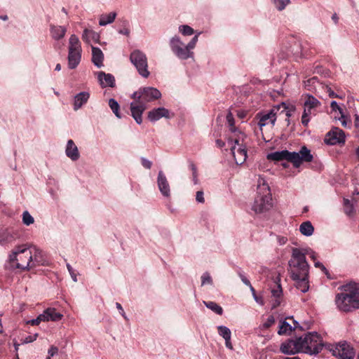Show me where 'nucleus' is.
<instances>
[{
	"label": "nucleus",
	"mask_w": 359,
	"mask_h": 359,
	"mask_svg": "<svg viewBox=\"0 0 359 359\" xmlns=\"http://www.w3.org/2000/svg\"><path fill=\"white\" fill-rule=\"evenodd\" d=\"M332 355L338 359H353L355 351L353 347L346 341L340 342L330 348Z\"/></svg>",
	"instance_id": "obj_8"
},
{
	"label": "nucleus",
	"mask_w": 359,
	"mask_h": 359,
	"mask_svg": "<svg viewBox=\"0 0 359 359\" xmlns=\"http://www.w3.org/2000/svg\"><path fill=\"white\" fill-rule=\"evenodd\" d=\"M301 338L300 343L302 346V353L309 355H317L323 347L321 337L316 332H308L304 337Z\"/></svg>",
	"instance_id": "obj_5"
},
{
	"label": "nucleus",
	"mask_w": 359,
	"mask_h": 359,
	"mask_svg": "<svg viewBox=\"0 0 359 359\" xmlns=\"http://www.w3.org/2000/svg\"><path fill=\"white\" fill-rule=\"evenodd\" d=\"M67 268L71 275V277L72 278V280L74 281V282H76L77 281V278H76V273H74V271L73 269V268L71 266V265L69 264H67Z\"/></svg>",
	"instance_id": "obj_53"
},
{
	"label": "nucleus",
	"mask_w": 359,
	"mask_h": 359,
	"mask_svg": "<svg viewBox=\"0 0 359 359\" xmlns=\"http://www.w3.org/2000/svg\"><path fill=\"white\" fill-rule=\"evenodd\" d=\"M58 352V348L56 346H52L48 350V355L50 357H52L57 354Z\"/></svg>",
	"instance_id": "obj_55"
},
{
	"label": "nucleus",
	"mask_w": 359,
	"mask_h": 359,
	"mask_svg": "<svg viewBox=\"0 0 359 359\" xmlns=\"http://www.w3.org/2000/svg\"><path fill=\"white\" fill-rule=\"evenodd\" d=\"M203 304L205 305L207 308L215 312L218 315H222L223 313L222 308L215 303V302H205L203 301Z\"/></svg>",
	"instance_id": "obj_32"
},
{
	"label": "nucleus",
	"mask_w": 359,
	"mask_h": 359,
	"mask_svg": "<svg viewBox=\"0 0 359 359\" xmlns=\"http://www.w3.org/2000/svg\"><path fill=\"white\" fill-rule=\"evenodd\" d=\"M224 340H225V345H226V348H228L231 350H233V346L231 342V337H228L225 338Z\"/></svg>",
	"instance_id": "obj_58"
},
{
	"label": "nucleus",
	"mask_w": 359,
	"mask_h": 359,
	"mask_svg": "<svg viewBox=\"0 0 359 359\" xmlns=\"http://www.w3.org/2000/svg\"><path fill=\"white\" fill-rule=\"evenodd\" d=\"M257 189V195L255 198L252 210L255 213H262L272 206L270 188L263 182L262 184H259Z\"/></svg>",
	"instance_id": "obj_4"
},
{
	"label": "nucleus",
	"mask_w": 359,
	"mask_h": 359,
	"mask_svg": "<svg viewBox=\"0 0 359 359\" xmlns=\"http://www.w3.org/2000/svg\"><path fill=\"white\" fill-rule=\"evenodd\" d=\"M216 144L218 147L222 148L225 145V143L222 140L218 139L216 140Z\"/></svg>",
	"instance_id": "obj_63"
},
{
	"label": "nucleus",
	"mask_w": 359,
	"mask_h": 359,
	"mask_svg": "<svg viewBox=\"0 0 359 359\" xmlns=\"http://www.w3.org/2000/svg\"><path fill=\"white\" fill-rule=\"evenodd\" d=\"M44 313L39 314L36 318L27 321V324L32 325H38L41 322H46Z\"/></svg>",
	"instance_id": "obj_42"
},
{
	"label": "nucleus",
	"mask_w": 359,
	"mask_h": 359,
	"mask_svg": "<svg viewBox=\"0 0 359 359\" xmlns=\"http://www.w3.org/2000/svg\"><path fill=\"white\" fill-rule=\"evenodd\" d=\"M231 151L234 157L235 162L237 165H242L246 161V146H239L237 150H236V146H233L231 148Z\"/></svg>",
	"instance_id": "obj_18"
},
{
	"label": "nucleus",
	"mask_w": 359,
	"mask_h": 359,
	"mask_svg": "<svg viewBox=\"0 0 359 359\" xmlns=\"http://www.w3.org/2000/svg\"><path fill=\"white\" fill-rule=\"evenodd\" d=\"M180 32L185 36H190L194 34V29L189 25H182L180 27Z\"/></svg>",
	"instance_id": "obj_44"
},
{
	"label": "nucleus",
	"mask_w": 359,
	"mask_h": 359,
	"mask_svg": "<svg viewBox=\"0 0 359 359\" xmlns=\"http://www.w3.org/2000/svg\"><path fill=\"white\" fill-rule=\"evenodd\" d=\"M189 168L192 171V174H196L197 172V168L193 162H190Z\"/></svg>",
	"instance_id": "obj_61"
},
{
	"label": "nucleus",
	"mask_w": 359,
	"mask_h": 359,
	"mask_svg": "<svg viewBox=\"0 0 359 359\" xmlns=\"http://www.w3.org/2000/svg\"><path fill=\"white\" fill-rule=\"evenodd\" d=\"M82 39L86 43H90L91 41L97 43L100 40V35L91 29H85L82 34Z\"/></svg>",
	"instance_id": "obj_28"
},
{
	"label": "nucleus",
	"mask_w": 359,
	"mask_h": 359,
	"mask_svg": "<svg viewBox=\"0 0 359 359\" xmlns=\"http://www.w3.org/2000/svg\"><path fill=\"white\" fill-rule=\"evenodd\" d=\"M236 135V138L233 140V142L235 144H237L238 146H245L244 144L245 140L247 137V135L242 133L241 131H236V133H234ZM229 141L233 142L231 139H229Z\"/></svg>",
	"instance_id": "obj_34"
},
{
	"label": "nucleus",
	"mask_w": 359,
	"mask_h": 359,
	"mask_svg": "<svg viewBox=\"0 0 359 359\" xmlns=\"http://www.w3.org/2000/svg\"><path fill=\"white\" fill-rule=\"evenodd\" d=\"M219 334L224 339L231 337V333L229 328L224 325H219L217 327Z\"/></svg>",
	"instance_id": "obj_39"
},
{
	"label": "nucleus",
	"mask_w": 359,
	"mask_h": 359,
	"mask_svg": "<svg viewBox=\"0 0 359 359\" xmlns=\"http://www.w3.org/2000/svg\"><path fill=\"white\" fill-rule=\"evenodd\" d=\"M131 97L132 98L135 100V103H142V94L140 93V88L137 91L134 92Z\"/></svg>",
	"instance_id": "obj_46"
},
{
	"label": "nucleus",
	"mask_w": 359,
	"mask_h": 359,
	"mask_svg": "<svg viewBox=\"0 0 359 359\" xmlns=\"http://www.w3.org/2000/svg\"><path fill=\"white\" fill-rule=\"evenodd\" d=\"M320 105V102L313 95H308L304 102V110L302 116V123L307 126L309 122V115L312 111Z\"/></svg>",
	"instance_id": "obj_11"
},
{
	"label": "nucleus",
	"mask_w": 359,
	"mask_h": 359,
	"mask_svg": "<svg viewBox=\"0 0 359 359\" xmlns=\"http://www.w3.org/2000/svg\"><path fill=\"white\" fill-rule=\"evenodd\" d=\"M104 55L102 50L97 47L92 46V62L97 67L103 65Z\"/></svg>",
	"instance_id": "obj_25"
},
{
	"label": "nucleus",
	"mask_w": 359,
	"mask_h": 359,
	"mask_svg": "<svg viewBox=\"0 0 359 359\" xmlns=\"http://www.w3.org/2000/svg\"><path fill=\"white\" fill-rule=\"evenodd\" d=\"M280 304V301L279 300V298H276L274 302L272 304V309H276Z\"/></svg>",
	"instance_id": "obj_62"
},
{
	"label": "nucleus",
	"mask_w": 359,
	"mask_h": 359,
	"mask_svg": "<svg viewBox=\"0 0 359 359\" xmlns=\"http://www.w3.org/2000/svg\"><path fill=\"white\" fill-rule=\"evenodd\" d=\"M118 32L121 34H124V35H129V33H130V31L129 29H121L118 31Z\"/></svg>",
	"instance_id": "obj_64"
},
{
	"label": "nucleus",
	"mask_w": 359,
	"mask_h": 359,
	"mask_svg": "<svg viewBox=\"0 0 359 359\" xmlns=\"http://www.w3.org/2000/svg\"><path fill=\"white\" fill-rule=\"evenodd\" d=\"M109 106L114 112V114L116 115V116L118 118H121V115L119 113V104L116 100H115L114 98H111L109 100Z\"/></svg>",
	"instance_id": "obj_35"
},
{
	"label": "nucleus",
	"mask_w": 359,
	"mask_h": 359,
	"mask_svg": "<svg viewBox=\"0 0 359 359\" xmlns=\"http://www.w3.org/2000/svg\"><path fill=\"white\" fill-rule=\"evenodd\" d=\"M32 261V250L27 245H20L15 248L9 257L11 266L21 271L29 270L34 267Z\"/></svg>",
	"instance_id": "obj_3"
},
{
	"label": "nucleus",
	"mask_w": 359,
	"mask_h": 359,
	"mask_svg": "<svg viewBox=\"0 0 359 359\" xmlns=\"http://www.w3.org/2000/svg\"><path fill=\"white\" fill-rule=\"evenodd\" d=\"M97 78L102 87H114L115 85V79L111 74H106L104 72H100L98 73Z\"/></svg>",
	"instance_id": "obj_20"
},
{
	"label": "nucleus",
	"mask_w": 359,
	"mask_h": 359,
	"mask_svg": "<svg viewBox=\"0 0 359 359\" xmlns=\"http://www.w3.org/2000/svg\"><path fill=\"white\" fill-rule=\"evenodd\" d=\"M299 231L306 236H310L313 233L314 228L311 222L306 221L301 224Z\"/></svg>",
	"instance_id": "obj_29"
},
{
	"label": "nucleus",
	"mask_w": 359,
	"mask_h": 359,
	"mask_svg": "<svg viewBox=\"0 0 359 359\" xmlns=\"http://www.w3.org/2000/svg\"><path fill=\"white\" fill-rule=\"evenodd\" d=\"M142 96V103L149 102L161 97V92L156 88L144 87L140 88Z\"/></svg>",
	"instance_id": "obj_14"
},
{
	"label": "nucleus",
	"mask_w": 359,
	"mask_h": 359,
	"mask_svg": "<svg viewBox=\"0 0 359 359\" xmlns=\"http://www.w3.org/2000/svg\"><path fill=\"white\" fill-rule=\"evenodd\" d=\"M130 109L131 111V116L135 119L136 123L139 125L141 124L142 123V115L147 109L145 104H137L133 102L130 104Z\"/></svg>",
	"instance_id": "obj_16"
},
{
	"label": "nucleus",
	"mask_w": 359,
	"mask_h": 359,
	"mask_svg": "<svg viewBox=\"0 0 359 359\" xmlns=\"http://www.w3.org/2000/svg\"><path fill=\"white\" fill-rule=\"evenodd\" d=\"M345 133L339 128H333L329 131L324 139V142L328 145L344 144L345 142Z\"/></svg>",
	"instance_id": "obj_13"
},
{
	"label": "nucleus",
	"mask_w": 359,
	"mask_h": 359,
	"mask_svg": "<svg viewBox=\"0 0 359 359\" xmlns=\"http://www.w3.org/2000/svg\"><path fill=\"white\" fill-rule=\"evenodd\" d=\"M50 32L53 39L60 40L65 36L67 29L63 26L50 25Z\"/></svg>",
	"instance_id": "obj_24"
},
{
	"label": "nucleus",
	"mask_w": 359,
	"mask_h": 359,
	"mask_svg": "<svg viewBox=\"0 0 359 359\" xmlns=\"http://www.w3.org/2000/svg\"><path fill=\"white\" fill-rule=\"evenodd\" d=\"M69 51H82L79 39L75 34L69 38Z\"/></svg>",
	"instance_id": "obj_31"
},
{
	"label": "nucleus",
	"mask_w": 359,
	"mask_h": 359,
	"mask_svg": "<svg viewBox=\"0 0 359 359\" xmlns=\"http://www.w3.org/2000/svg\"><path fill=\"white\" fill-rule=\"evenodd\" d=\"M342 292L338 293L335 297V302L339 310L349 312L354 309H358L355 306V302H353V296L350 292V290L345 288V285L341 286Z\"/></svg>",
	"instance_id": "obj_7"
},
{
	"label": "nucleus",
	"mask_w": 359,
	"mask_h": 359,
	"mask_svg": "<svg viewBox=\"0 0 359 359\" xmlns=\"http://www.w3.org/2000/svg\"><path fill=\"white\" fill-rule=\"evenodd\" d=\"M313 158L311 151L306 146L302 147L299 152L282 150L267 155V159L269 160L274 161L287 160L292 163L294 168H299L303 162H311Z\"/></svg>",
	"instance_id": "obj_1"
},
{
	"label": "nucleus",
	"mask_w": 359,
	"mask_h": 359,
	"mask_svg": "<svg viewBox=\"0 0 359 359\" xmlns=\"http://www.w3.org/2000/svg\"><path fill=\"white\" fill-rule=\"evenodd\" d=\"M254 299L256 301L257 303L262 306L264 305V304L262 297L256 295L255 297H254Z\"/></svg>",
	"instance_id": "obj_60"
},
{
	"label": "nucleus",
	"mask_w": 359,
	"mask_h": 359,
	"mask_svg": "<svg viewBox=\"0 0 359 359\" xmlns=\"http://www.w3.org/2000/svg\"><path fill=\"white\" fill-rule=\"evenodd\" d=\"M280 278H277V280H276V283L277 284L276 288H274L271 290L272 296L275 298H280L282 295L283 291L280 282Z\"/></svg>",
	"instance_id": "obj_38"
},
{
	"label": "nucleus",
	"mask_w": 359,
	"mask_h": 359,
	"mask_svg": "<svg viewBox=\"0 0 359 359\" xmlns=\"http://www.w3.org/2000/svg\"><path fill=\"white\" fill-rule=\"evenodd\" d=\"M37 337H38V334H35L33 336H31V335L27 336L25 339H22L20 340L21 344H25L31 343V342L35 341Z\"/></svg>",
	"instance_id": "obj_49"
},
{
	"label": "nucleus",
	"mask_w": 359,
	"mask_h": 359,
	"mask_svg": "<svg viewBox=\"0 0 359 359\" xmlns=\"http://www.w3.org/2000/svg\"><path fill=\"white\" fill-rule=\"evenodd\" d=\"M170 46L175 55L182 60H187L192 57L193 52L188 51L186 46L178 36H174L170 39Z\"/></svg>",
	"instance_id": "obj_9"
},
{
	"label": "nucleus",
	"mask_w": 359,
	"mask_h": 359,
	"mask_svg": "<svg viewBox=\"0 0 359 359\" xmlns=\"http://www.w3.org/2000/svg\"><path fill=\"white\" fill-rule=\"evenodd\" d=\"M65 153L67 156L74 161H77L80 157L78 147L72 140L67 141Z\"/></svg>",
	"instance_id": "obj_19"
},
{
	"label": "nucleus",
	"mask_w": 359,
	"mask_h": 359,
	"mask_svg": "<svg viewBox=\"0 0 359 359\" xmlns=\"http://www.w3.org/2000/svg\"><path fill=\"white\" fill-rule=\"evenodd\" d=\"M116 17V13L111 12L108 14L102 15L100 20L99 25L100 26H106L108 24L113 22Z\"/></svg>",
	"instance_id": "obj_30"
},
{
	"label": "nucleus",
	"mask_w": 359,
	"mask_h": 359,
	"mask_svg": "<svg viewBox=\"0 0 359 359\" xmlns=\"http://www.w3.org/2000/svg\"><path fill=\"white\" fill-rule=\"evenodd\" d=\"M273 3L278 11H283L289 4L290 0H273Z\"/></svg>",
	"instance_id": "obj_40"
},
{
	"label": "nucleus",
	"mask_w": 359,
	"mask_h": 359,
	"mask_svg": "<svg viewBox=\"0 0 359 359\" xmlns=\"http://www.w3.org/2000/svg\"><path fill=\"white\" fill-rule=\"evenodd\" d=\"M292 279L295 281V287L301 292L305 293L309 290V275L299 276L298 278Z\"/></svg>",
	"instance_id": "obj_22"
},
{
	"label": "nucleus",
	"mask_w": 359,
	"mask_h": 359,
	"mask_svg": "<svg viewBox=\"0 0 359 359\" xmlns=\"http://www.w3.org/2000/svg\"><path fill=\"white\" fill-rule=\"evenodd\" d=\"M288 331H292V326L285 320L282 321L280 325L278 334L279 335H283L286 334Z\"/></svg>",
	"instance_id": "obj_36"
},
{
	"label": "nucleus",
	"mask_w": 359,
	"mask_h": 359,
	"mask_svg": "<svg viewBox=\"0 0 359 359\" xmlns=\"http://www.w3.org/2000/svg\"><path fill=\"white\" fill-rule=\"evenodd\" d=\"M173 116V114L170 116V113L168 109L164 107L155 108L148 112L147 118L151 122L158 121L160 118L164 117L165 118H170Z\"/></svg>",
	"instance_id": "obj_15"
},
{
	"label": "nucleus",
	"mask_w": 359,
	"mask_h": 359,
	"mask_svg": "<svg viewBox=\"0 0 359 359\" xmlns=\"http://www.w3.org/2000/svg\"><path fill=\"white\" fill-rule=\"evenodd\" d=\"M22 222L25 225L29 226L34 223V219L28 211H25L22 214Z\"/></svg>",
	"instance_id": "obj_41"
},
{
	"label": "nucleus",
	"mask_w": 359,
	"mask_h": 359,
	"mask_svg": "<svg viewBox=\"0 0 359 359\" xmlns=\"http://www.w3.org/2000/svg\"><path fill=\"white\" fill-rule=\"evenodd\" d=\"M330 107L333 111L338 110L339 113L341 114V118L344 117L342 109L338 105L336 101H332L330 103Z\"/></svg>",
	"instance_id": "obj_50"
},
{
	"label": "nucleus",
	"mask_w": 359,
	"mask_h": 359,
	"mask_svg": "<svg viewBox=\"0 0 359 359\" xmlns=\"http://www.w3.org/2000/svg\"><path fill=\"white\" fill-rule=\"evenodd\" d=\"M306 255H309V250L292 249L291 259L288 262V272L291 278L309 275V265L306 259Z\"/></svg>",
	"instance_id": "obj_2"
},
{
	"label": "nucleus",
	"mask_w": 359,
	"mask_h": 359,
	"mask_svg": "<svg viewBox=\"0 0 359 359\" xmlns=\"http://www.w3.org/2000/svg\"><path fill=\"white\" fill-rule=\"evenodd\" d=\"M327 93H328L329 97H337L338 95L330 88L329 86H326Z\"/></svg>",
	"instance_id": "obj_57"
},
{
	"label": "nucleus",
	"mask_w": 359,
	"mask_h": 359,
	"mask_svg": "<svg viewBox=\"0 0 359 359\" xmlns=\"http://www.w3.org/2000/svg\"><path fill=\"white\" fill-rule=\"evenodd\" d=\"M344 212L348 217H352L355 213V209L353 205L345 206Z\"/></svg>",
	"instance_id": "obj_51"
},
{
	"label": "nucleus",
	"mask_w": 359,
	"mask_h": 359,
	"mask_svg": "<svg viewBox=\"0 0 359 359\" xmlns=\"http://www.w3.org/2000/svg\"><path fill=\"white\" fill-rule=\"evenodd\" d=\"M196 200L198 203H204V197L203 192L202 191H198L196 192Z\"/></svg>",
	"instance_id": "obj_54"
},
{
	"label": "nucleus",
	"mask_w": 359,
	"mask_h": 359,
	"mask_svg": "<svg viewBox=\"0 0 359 359\" xmlns=\"http://www.w3.org/2000/svg\"><path fill=\"white\" fill-rule=\"evenodd\" d=\"M130 60L140 76L143 78L149 76L147 57L143 52L140 50H133L130 55Z\"/></svg>",
	"instance_id": "obj_6"
},
{
	"label": "nucleus",
	"mask_w": 359,
	"mask_h": 359,
	"mask_svg": "<svg viewBox=\"0 0 359 359\" xmlns=\"http://www.w3.org/2000/svg\"><path fill=\"white\" fill-rule=\"evenodd\" d=\"M44 315L46 316V321H58L62 319V314L56 311V309L54 308H48L44 311Z\"/></svg>",
	"instance_id": "obj_27"
},
{
	"label": "nucleus",
	"mask_w": 359,
	"mask_h": 359,
	"mask_svg": "<svg viewBox=\"0 0 359 359\" xmlns=\"http://www.w3.org/2000/svg\"><path fill=\"white\" fill-rule=\"evenodd\" d=\"M345 288L350 290V292L353 296V302H355L356 307L359 308V283H349L345 285Z\"/></svg>",
	"instance_id": "obj_26"
},
{
	"label": "nucleus",
	"mask_w": 359,
	"mask_h": 359,
	"mask_svg": "<svg viewBox=\"0 0 359 359\" xmlns=\"http://www.w3.org/2000/svg\"><path fill=\"white\" fill-rule=\"evenodd\" d=\"M82 51H69L68 66L71 69H75L79 64Z\"/></svg>",
	"instance_id": "obj_23"
},
{
	"label": "nucleus",
	"mask_w": 359,
	"mask_h": 359,
	"mask_svg": "<svg viewBox=\"0 0 359 359\" xmlns=\"http://www.w3.org/2000/svg\"><path fill=\"white\" fill-rule=\"evenodd\" d=\"M34 252V258L32 257V261L31 264H34V266L36 265H40L43 264V260L42 259V252L37 249L36 247L33 248Z\"/></svg>",
	"instance_id": "obj_33"
},
{
	"label": "nucleus",
	"mask_w": 359,
	"mask_h": 359,
	"mask_svg": "<svg viewBox=\"0 0 359 359\" xmlns=\"http://www.w3.org/2000/svg\"><path fill=\"white\" fill-rule=\"evenodd\" d=\"M157 184L158 189L162 194V195L165 197H170V189L168 181L163 172V171L160 170L158 174L157 177Z\"/></svg>",
	"instance_id": "obj_17"
},
{
	"label": "nucleus",
	"mask_w": 359,
	"mask_h": 359,
	"mask_svg": "<svg viewBox=\"0 0 359 359\" xmlns=\"http://www.w3.org/2000/svg\"><path fill=\"white\" fill-rule=\"evenodd\" d=\"M316 83H318V78L316 76H313L304 81V86L308 90H311Z\"/></svg>",
	"instance_id": "obj_43"
},
{
	"label": "nucleus",
	"mask_w": 359,
	"mask_h": 359,
	"mask_svg": "<svg viewBox=\"0 0 359 359\" xmlns=\"http://www.w3.org/2000/svg\"><path fill=\"white\" fill-rule=\"evenodd\" d=\"M239 276L242 280V282L247 286L251 287V283L249 280L242 273H239Z\"/></svg>",
	"instance_id": "obj_56"
},
{
	"label": "nucleus",
	"mask_w": 359,
	"mask_h": 359,
	"mask_svg": "<svg viewBox=\"0 0 359 359\" xmlns=\"http://www.w3.org/2000/svg\"><path fill=\"white\" fill-rule=\"evenodd\" d=\"M141 162H142V166L147 169H150L152 165L151 161L147 160V158H145L144 157L141 158Z\"/></svg>",
	"instance_id": "obj_52"
},
{
	"label": "nucleus",
	"mask_w": 359,
	"mask_h": 359,
	"mask_svg": "<svg viewBox=\"0 0 359 359\" xmlns=\"http://www.w3.org/2000/svg\"><path fill=\"white\" fill-rule=\"evenodd\" d=\"M90 97V94L88 92L83 91L76 94L74 96V109L77 111L84 104H86Z\"/></svg>",
	"instance_id": "obj_21"
},
{
	"label": "nucleus",
	"mask_w": 359,
	"mask_h": 359,
	"mask_svg": "<svg viewBox=\"0 0 359 359\" xmlns=\"http://www.w3.org/2000/svg\"><path fill=\"white\" fill-rule=\"evenodd\" d=\"M280 106L283 107L284 109H286L285 104L282 102L281 104L277 105L268 111L259 112L257 114V117L259 118L258 125L260 128L267 125L269 123L274 125L275 121L276 120V110H278Z\"/></svg>",
	"instance_id": "obj_10"
},
{
	"label": "nucleus",
	"mask_w": 359,
	"mask_h": 359,
	"mask_svg": "<svg viewBox=\"0 0 359 359\" xmlns=\"http://www.w3.org/2000/svg\"><path fill=\"white\" fill-rule=\"evenodd\" d=\"M226 121H227L228 125L229 126V130L232 133H236L237 128L235 127L234 118L231 111H229V113L226 115Z\"/></svg>",
	"instance_id": "obj_37"
},
{
	"label": "nucleus",
	"mask_w": 359,
	"mask_h": 359,
	"mask_svg": "<svg viewBox=\"0 0 359 359\" xmlns=\"http://www.w3.org/2000/svg\"><path fill=\"white\" fill-rule=\"evenodd\" d=\"M212 283V278L210 277L208 273H204L201 276V285H204L205 284L211 285Z\"/></svg>",
	"instance_id": "obj_45"
},
{
	"label": "nucleus",
	"mask_w": 359,
	"mask_h": 359,
	"mask_svg": "<svg viewBox=\"0 0 359 359\" xmlns=\"http://www.w3.org/2000/svg\"><path fill=\"white\" fill-rule=\"evenodd\" d=\"M277 240L280 245L285 244L286 242L287 241V238L284 236H278Z\"/></svg>",
	"instance_id": "obj_59"
},
{
	"label": "nucleus",
	"mask_w": 359,
	"mask_h": 359,
	"mask_svg": "<svg viewBox=\"0 0 359 359\" xmlns=\"http://www.w3.org/2000/svg\"><path fill=\"white\" fill-rule=\"evenodd\" d=\"M276 322L275 318L273 316H269L266 319V321L263 324V327L264 329L269 328L272 325H273Z\"/></svg>",
	"instance_id": "obj_47"
},
{
	"label": "nucleus",
	"mask_w": 359,
	"mask_h": 359,
	"mask_svg": "<svg viewBox=\"0 0 359 359\" xmlns=\"http://www.w3.org/2000/svg\"><path fill=\"white\" fill-rule=\"evenodd\" d=\"M198 35H195L189 41V43L186 46V48L188 49V51H191V49L194 48L198 41Z\"/></svg>",
	"instance_id": "obj_48"
},
{
	"label": "nucleus",
	"mask_w": 359,
	"mask_h": 359,
	"mask_svg": "<svg viewBox=\"0 0 359 359\" xmlns=\"http://www.w3.org/2000/svg\"><path fill=\"white\" fill-rule=\"evenodd\" d=\"M301 338L297 337L295 340L288 339L283 342L280 346L282 353L286 355H294L302 351V346L300 343Z\"/></svg>",
	"instance_id": "obj_12"
}]
</instances>
